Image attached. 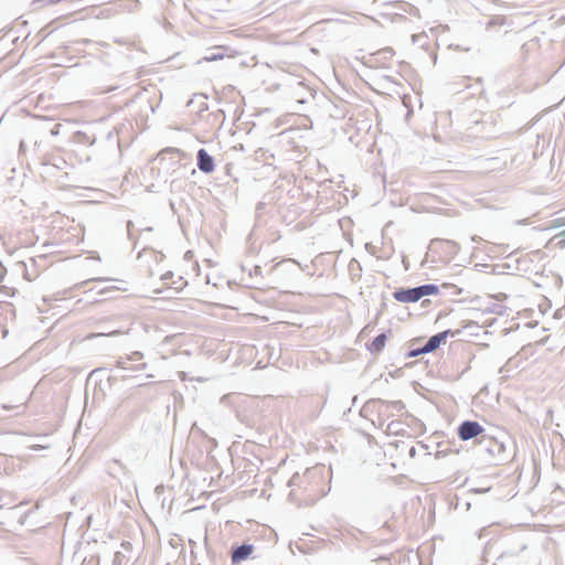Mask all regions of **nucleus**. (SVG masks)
Here are the masks:
<instances>
[{"instance_id":"1","label":"nucleus","mask_w":565,"mask_h":565,"mask_svg":"<svg viewBox=\"0 0 565 565\" xmlns=\"http://www.w3.org/2000/svg\"><path fill=\"white\" fill-rule=\"evenodd\" d=\"M289 499L298 504L311 505L324 495L322 468H307L296 472L288 482Z\"/></svg>"},{"instance_id":"2","label":"nucleus","mask_w":565,"mask_h":565,"mask_svg":"<svg viewBox=\"0 0 565 565\" xmlns=\"http://www.w3.org/2000/svg\"><path fill=\"white\" fill-rule=\"evenodd\" d=\"M500 115L498 113H473L470 116L469 129L480 138H494L502 132L499 126Z\"/></svg>"},{"instance_id":"3","label":"nucleus","mask_w":565,"mask_h":565,"mask_svg":"<svg viewBox=\"0 0 565 565\" xmlns=\"http://www.w3.org/2000/svg\"><path fill=\"white\" fill-rule=\"evenodd\" d=\"M11 493L0 491V524L7 526L23 525L28 513L22 510Z\"/></svg>"},{"instance_id":"4","label":"nucleus","mask_w":565,"mask_h":565,"mask_svg":"<svg viewBox=\"0 0 565 565\" xmlns=\"http://www.w3.org/2000/svg\"><path fill=\"white\" fill-rule=\"evenodd\" d=\"M439 291L438 286L433 284L420 285L414 288H401L393 292L395 300L399 302H416L425 296L437 295Z\"/></svg>"},{"instance_id":"5","label":"nucleus","mask_w":565,"mask_h":565,"mask_svg":"<svg viewBox=\"0 0 565 565\" xmlns=\"http://www.w3.org/2000/svg\"><path fill=\"white\" fill-rule=\"evenodd\" d=\"M483 433V427L473 420H465L458 427V436L461 440H469Z\"/></svg>"},{"instance_id":"6","label":"nucleus","mask_w":565,"mask_h":565,"mask_svg":"<svg viewBox=\"0 0 565 565\" xmlns=\"http://www.w3.org/2000/svg\"><path fill=\"white\" fill-rule=\"evenodd\" d=\"M196 161L198 168L204 173H212L215 169L213 157L203 148L198 151Z\"/></svg>"},{"instance_id":"7","label":"nucleus","mask_w":565,"mask_h":565,"mask_svg":"<svg viewBox=\"0 0 565 565\" xmlns=\"http://www.w3.org/2000/svg\"><path fill=\"white\" fill-rule=\"evenodd\" d=\"M254 546L250 544H242L239 546H236L232 550L231 553V559L233 565L241 561H245L249 557V555L253 553Z\"/></svg>"},{"instance_id":"8","label":"nucleus","mask_w":565,"mask_h":565,"mask_svg":"<svg viewBox=\"0 0 565 565\" xmlns=\"http://www.w3.org/2000/svg\"><path fill=\"white\" fill-rule=\"evenodd\" d=\"M450 333V330H446L430 337L425 343V350L428 351L429 353L435 351L440 347L441 343L446 342V339Z\"/></svg>"},{"instance_id":"9","label":"nucleus","mask_w":565,"mask_h":565,"mask_svg":"<svg viewBox=\"0 0 565 565\" xmlns=\"http://www.w3.org/2000/svg\"><path fill=\"white\" fill-rule=\"evenodd\" d=\"M31 268L26 263H18L17 266L23 271V277L28 281L34 280L39 276V271L35 268L36 262L34 258H30Z\"/></svg>"},{"instance_id":"10","label":"nucleus","mask_w":565,"mask_h":565,"mask_svg":"<svg viewBox=\"0 0 565 565\" xmlns=\"http://www.w3.org/2000/svg\"><path fill=\"white\" fill-rule=\"evenodd\" d=\"M386 339L387 338H386L385 333L379 334L377 337H375V339L372 341V343L367 347V349L373 354L380 353L385 347Z\"/></svg>"},{"instance_id":"11","label":"nucleus","mask_w":565,"mask_h":565,"mask_svg":"<svg viewBox=\"0 0 565 565\" xmlns=\"http://www.w3.org/2000/svg\"><path fill=\"white\" fill-rule=\"evenodd\" d=\"M130 360L126 358H119L116 362V366L122 370H131V371H143L147 369V363H140L138 365L130 366Z\"/></svg>"},{"instance_id":"12","label":"nucleus","mask_w":565,"mask_h":565,"mask_svg":"<svg viewBox=\"0 0 565 565\" xmlns=\"http://www.w3.org/2000/svg\"><path fill=\"white\" fill-rule=\"evenodd\" d=\"M167 154H171L172 159H174V158L181 159L182 157L185 156L184 152L182 150H180V149L167 148V149H164L163 151L160 152L159 159L160 160H164Z\"/></svg>"},{"instance_id":"13","label":"nucleus","mask_w":565,"mask_h":565,"mask_svg":"<svg viewBox=\"0 0 565 565\" xmlns=\"http://www.w3.org/2000/svg\"><path fill=\"white\" fill-rule=\"evenodd\" d=\"M413 347H414V343L411 344V349L406 354L407 358H416L420 354L429 353L428 351L425 350V344L423 347H418V348H413Z\"/></svg>"},{"instance_id":"14","label":"nucleus","mask_w":565,"mask_h":565,"mask_svg":"<svg viewBox=\"0 0 565 565\" xmlns=\"http://www.w3.org/2000/svg\"><path fill=\"white\" fill-rule=\"evenodd\" d=\"M128 562V558L126 557L125 553L121 551H118L114 555L113 565H124Z\"/></svg>"},{"instance_id":"15","label":"nucleus","mask_w":565,"mask_h":565,"mask_svg":"<svg viewBox=\"0 0 565 565\" xmlns=\"http://www.w3.org/2000/svg\"><path fill=\"white\" fill-rule=\"evenodd\" d=\"M25 407V403L22 402L20 404H17V405H9V404H3L2 405V408L4 411H18L17 414H19L21 411H23Z\"/></svg>"},{"instance_id":"16","label":"nucleus","mask_w":565,"mask_h":565,"mask_svg":"<svg viewBox=\"0 0 565 565\" xmlns=\"http://www.w3.org/2000/svg\"><path fill=\"white\" fill-rule=\"evenodd\" d=\"M503 22H504V20H503V18H501V17L493 18V19H491V20L487 23V29L489 30V29H491V28H492V26H494V25H501V24H503Z\"/></svg>"},{"instance_id":"17","label":"nucleus","mask_w":565,"mask_h":565,"mask_svg":"<svg viewBox=\"0 0 565 565\" xmlns=\"http://www.w3.org/2000/svg\"><path fill=\"white\" fill-rule=\"evenodd\" d=\"M443 288H449L451 289V295H455V296H458L461 294V289L458 288L457 286L455 285H448V284H444L443 285Z\"/></svg>"},{"instance_id":"18","label":"nucleus","mask_w":565,"mask_h":565,"mask_svg":"<svg viewBox=\"0 0 565 565\" xmlns=\"http://www.w3.org/2000/svg\"><path fill=\"white\" fill-rule=\"evenodd\" d=\"M130 361L135 362V361H139L143 358V354L139 351H135L132 352L130 355L127 356Z\"/></svg>"},{"instance_id":"19","label":"nucleus","mask_w":565,"mask_h":565,"mask_svg":"<svg viewBox=\"0 0 565 565\" xmlns=\"http://www.w3.org/2000/svg\"><path fill=\"white\" fill-rule=\"evenodd\" d=\"M223 58V54H211L204 57V61L213 62Z\"/></svg>"},{"instance_id":"20","label":"nucleus","mask_w":565,"mask_h":565,"mask_svg":"<svg viewBox=\"0 0 565 565\" xmlns=\"http://www.w3.org/2000/svg\"><path fill=\"white\" fill-rule=\"evenodd\" d=\"M61 127V124H54L53 127L50 129V134L52 136H57L60 134Z\"/></svg>"},{"instance_id":"21","label":"nucleus","mask_w":565,"mask_h":565,"mask_svg":"<svg viewBox=\"0 0 565 565\" xmlns=\"http://www.w3.org/2000/svg\"><path fill=\"white\" fill-rule=\"evenodd\" d=\"M55 2L56 0H33V4H39L40 7Z\"/></svg>"},{"instance_id":"22","label":"nucleus","mask_w":565,"mask_h":565,"mask_svg":"<svg viewBox=\"0 0 565 565\" xmlns=\"http://www.w3.org/2000/svg\"><path fill=\"white\" fill-rule=\"evenodd\" d=\"M6 273H7V268L4 267L2 262H0V281L3 280V277H4Z\"/></svg>"},{"instance_id":"23","label":"nucleus","mask_w":565,"mask_h":565,"mask_svg":"<svg viewBox=\"0 0 565 565\" xmlns=\"http://www.w3.org/2000/svg\"><path fill=\"white\" fill-rule=\"evenodd\" d=\"M121 547H122V550H124L125 552H130V551H131V543H130V542L125 541V542H122V543H121Z\"/></svg>"},{"instance_id":"24","label":"nucleus","mask_w":565,"mask_h":565,"mask_svg":"<svg viewBox=\"0 0 565 565\" xmlns=\"http://www.w3.org/2000/svg\"><path fill=\"white\" fill-rule=\"evenodd\" d=\"M189 544L191 546V555L194 557L195 556L194 547H195L196 543L193 540H189Z\"/></svg>"},{"instance_id":"25","label":"nucleus","mask_w":565,"mask_h":565,"mask_svg":"<svg viewBox=\"0 0 565 565\" xmlns=\"http://www.w3.org/2000/svg\"><path fill=\"white\" fill-rule=\"evenodd\" d=\"M25 149H26L25 141H24V140H22V141L20 142V151H21V152H24V151H25Z\"/></svg>"},{"instance_id":"26","label":"nucleus","mask_w":565,"mask_h":565,"mask_svg":"<svg viewBox=\"0 0 565 565\" xmlns=\"http://www.w3.org/2000/svg\"><path fill=\"white\" fill-rule=\"evenodd\" d=\"M373 561H374V562H383V561L388 562V561H390V558H388V557H386V556H381V557L375 558V559H373Z\"/></svg>"},{"instance_id":"27","label":"nucleus","mask_w":565,"mask_h":565,"mask_svg":"<svg viewBox=\"0 0 565 565\" xmlns=\"http://www.w3.org/2000/svg\"><path fill=\"white\" fill-rule=\"evenodd\" d=\"M42 448L43 447L40 446V445H32V446H30V449H32V450H39V449H42Z\"/></svg>"},{"instance_id":"28","label":"nucleus","mask_w":565,"mask_h":565,"mask_svg":"<svg viewBox=\"0 0 565 565\" xmlns=\"http://www.w3.org/2000/svg\"><path fill=\"white\" fill-rule=\"evenodd\" d=\"M414 454H415V448H412L411 449V456H414Z\"/></svg>"},{"instance_id":"29","label":"nucleus","mask_w":565,"mask_h":565,"mask_svg":"<svg viewBox=\"0 0 565 565\" xmlns=\"http://www.w3.org/2000/svg\"><path fill=\"white\" fill-rule=\"evenodd\" d=\"M96 280L103 281V280H105V279H104V278H97Z\"/></svg>"}]
</instances>
